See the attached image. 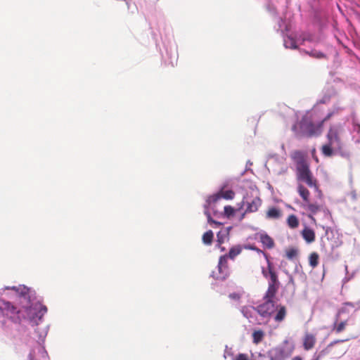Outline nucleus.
<instances>
[{"mask_svg": "<svg viewBox=\"0 0 360 360\" xmlns=\"http://www.w3.org/2000/svg\"><path fill=\"white\" fill-rule=\"evenodd\" d=\"M4 290L14 291L22 309H18L11 302L0 297V319L7 318L15 323L27 320L32 326H38L42 321L47 307L37 298L34 290L24 285L5 286Z\"/></svg>", "mask_w": 360, "mask_h": 360, "instance_id": "f257e3e1", "label": "nucleus"}, {"mask_svg": "<svg viewBox=\"0 0 360 360\" xmlns=\"http://www.w3.org/2000/svg\"><path fill=\"white\" fill-rule=\"evenodd\" d=\"M323 122L314 124L307 115L302 117L300 122L292 127V130L297 136H318L321 134Z\"/></svg>", "mask_w": 360, "mask_h": 360, "instance_id": "f03ea898", "label": "nucleus"}, {"mask_svg": "<svg viewBox=\"0 0 360 360\" xmlns=\"http://www.w3.org/2000/svg\"><path fill=\"white\" fill-rule=\"evenodd\" d=\"M49 328V326H47L41 330H39V328L34 329V337L32 338L36 341V345L34 349L30 352L28 360L45 359L49 357L48 352L42 345L47 335Z\"/></svg>", "mask_w": 360, "mask_h": 360, "instance_id": "7ed1b4c3", "label": "nucleus"}, {"mask_svg": "<svg viewBox=\"0 0 360 360\" xmlns=\"http://www.w3.org/2000/svg\"><path fill=\"white\" fill-rule=\"evenodd\" d=\"M162 49H160L162 57L166 63L174 66L176 64L179 57L176 42L171 35L162 37Z\"/></svg>", "mask_w": 360, "mask_h": 360, "instance_id": "20e7f679", "label": "nucleus"}, {"mask_svg": "<svg viewBox=\"0 0 360 360\" xmlns=\"http://www.w3.org/2000/svg\"><path fill=\"white\" fill-rule=\"evenodd\" d=\"M242 248L240 245H236L230 248L228 255H222L219 257L217 269L218 274L212 272V276L217 279L224 280L229 276V269L228 266V258L233 259L236 256L240 254Z\"/></svg>", "mask_w": 360, "mask_h": 360, "instance_id": "39448f33", "label": "nucleus"}, {"mask_svg": "<svg viewBox=\"0 0 360 360\" xmlns=\"http://www.w3.org/2000/svg\"><path fill=\"white\" fill-rule=\"evenodd\" d=\"M250 192H248L243 198L242 202L238 205L240 208L246 205V209L244 213L242 214L240 220L243 219L245 213H251L257 211L260 207L262 201L259 197V193L256 186H251L250 187Z\"/></svg>", "mask_w": 360, "mask_h": 360, "instance_id": "423d86ee", "label": "nucleus"}, {"mask_svg": "<svg viewBox=\"0 0 360 360\" xmlns=\"http://www.w3.org/2000/svg\"><path fill=\"white\" fill-rule=\"evenodd\" d=\"M297 175L298 181H303L309 187H315L318 189L316 181L312 179V174L307 163L301 160L297 163Z\"/></svg>", "mask_w": 360, "mask_h": 360, "instance_id": "0eeeda50", "label": "nucleus"}, {"mask_svg": "<svg viewBox=\"0 0 360 360\" xmlns=\"http://www.w3.org/2000/svg\"><path fill=\"white\" fill-rule=\"evenodd\" d=\"M328 243H326L323 239L321 240V248L326 253L331 255L332 257H338V253L335 252V249L340 247L342 245V241L339 239L338 237L333 238L332 239H329V237H327Z\"/></svg>", "mask_w": 360, "mask_h": 360, "instance_id": "6e6552de", "label": "nucleus"}, {"mask_svg": "<svg viewBox=\"0 0 360 360\" xmlns=\"http://www.w3.org/2000/svg\"><path fill=\"white\" fill-rule=\"evenodd\" d=\"M276 311V304L273 300H266L257 307V312L263 318L270 317Z\"/></svg>", "mask_w": 360, "mask_h": 360, "instance_id": "1a4fd4ad", "label": "nucleus"}, {"mask_svg": "<svg viewBox=\"0 0 360 360\" xmlns=\"http://www.w3.org/2000/svg\"><path fill=\"white\" fill-rule=\"evenodd\" d=\"M295 203L297 204L299 207L303 208L304 210L309 212L308 217L312 221H316V219L313 216L321 210L320 205L317 204L316 202H311L310 200H309L307 202H302L299 199H296L295 200Z\"/></svg>", "mask_w": 360, "mask_h": 360, "instance_id": "9d476101", "label": "nucleus"}, {"mask_svg": "<svg viewBox=\"0 0 360 360\" xmlns=\"http://www.w3.org/2000/svg\"><path fill=\"white\" fill-rule=\"evenodd\" d=\"M330 2V0H311V8L316 18H321L322 17L323 13L325 12Z\"/></svg>", "mask_w": 360, "mask_h": 360, "instance_id": "9b49d317", "label": "nucleus"}, {"mask_svg": "<svg viewBox=\"0 0 360 360\" xmlns=\"http://www.w3.org/2000/svg\"><path fill=\"white\" fill-rule=\"evenodd\" d=\"M267 269H266L264 267H262V273L264 277L269 278V285H279L278 275L276 272L273 269L272 264L270 261L267 262Z\"/></svg>", "mask_w": 360, "mask_h": 360, "instance_id": "f8f14e48", "label": "nucleus"}, {"mask_svg": "<svg viewBox=\"0 0 360 360\" xmlns=\"http://www.w3.org/2000/svg\"><path fill=\"white\" fill-rule=\"evenodd\" d=\"M340 125L331 126L327 134L328 141L330 143H334L337 146L338 149H340L342 143L339 137Z\"/></svg>", "mask_w": 360, "mask_h": 360, "instance_id": "ddd939ff", "label": "nucleus"}, {"mask_svg": "<svg viewBox=\"0 0 360 360\" xmlns=\"http://www.w3.org/2000/svg\"><path fill=\"white\" fill-rule=\"evenodd\" d=\"M274 352L277 356L275 359L271 357V360H281L288 357L291 352V347H288V341H285V345L276 348Z\"/></svg>", "mask_w": 360, "mask_h": 360, "instance_id": "4468645a", "label": "nucleus"}, {"mask_svg": "<svg viewBox=\"0 0 360 360\" xmlns=\"http://www.w3.org/2000/svg\"><path fill=\"white\" fill-rule=\"evenodd\" d=\"M243 316L249 319L250 322H253L257 312V307L252 306H244L240 309Z\"/></svg>", "mask_w": 360, "mask_h": 360, "instance_id": "2eb2a0df", "label": "nucleus"}, {"mask_svg": "<svg viewBox=\"0 0 360 360\" xmlns=\"http://www.w3.org/2000/svg\"><path fill=\"white\" fill-rule=\"evenodd\" d=\"M343 311V309H339L337 312L335 318V321L333 325V330H335L337 333H340L343 331L347 326V321H341L338 323V320L341 313Z\"/></svg>", "mask_w": 360, "mask_h": 360, "instance_id": "dca6fc26", "label": "nucleus"}, {"mask_svg": "<svg viewBox=\"0 0 360 360\" xmlns=\"http://www.w3.org/2000/svg\"><path fill=\"white\" fill-rule=\"evenodd\" d=\"M259 240L264 245V247L271 249L274 247V240L264 231L258 233Z\"/></svg>", "mask_w": 360, "mask_h": 360, "instance_id": "f3484780", "label": "nucleus"}, {"mask_svg": "<svg viewBox=\"0 0 360 360\" xmlns=\"http://www.w3.org/2000/svg\"><path fill=\"white\" fill-rule=\"evenodd\" d=\"M302 236L307 243H311L315 240V232L307 226L302 230Z\"/></svg>", "mask_w": 360, "mask_h": 360, "instance_id": "a211bd4d", "label": "nucleus"}, {"mask_svg": "<svg viewBox=\"0 0 360 360\" xmlns=\"http://www.w3.org/2000/svg\"><path fill=\"white\" fill-rule=\"evenodd\" d=\"M337 146L334 143H330L328 142V143L323 145L322 146L321 150L322 153L326 157H331L334 154H335L336 152Z\"/></svg>", "mask_w": 360, "mask_h": 360, "instance_id": "6ab92c4d", "label": "nucleus"}, {"mask_svg": "<svg viewBox=\"0 0 360 360\" xmlns=\"http://www.w3.org/2000/svg\"><path fill=\"white\" fill-rule=\"evenodd\" d=\"M315 337L314 335L307 333L305 335L303 340V345L305 349L309 350L311 349L315 344Z\"/></svg>", "mask_w": 360, "mask_h": 360, "instance_id": "aec40b11", "label": "nucleus"}, {"mask_svg": "<svg viewBox=\"0 0 360 360\" xmlns=\"http://www.w3.org/2000/svg\"><path fill=\"white\" fill-rule=\"evenodd\" d=\"M276 313L274 316V320L277 322L282 321L286 315V309L284 306H276Z\"/></svg>", "mask_w": 360, "mask_h": 360, "instance_id": "412c9836", "label": "nucleus"}, {"mask_svg": "<svg viewBox=\"0 0 360 360\" xmlns=\"http://www.w3.org/2000/svg\"><path fill=\"white\" fill-rule=\"evenodd\" d=\"M209 206L210 205L206 203L204 205V214L207 217V222L211 225L214 224L215 227H219L221 226L222 223L212 219L209 210Z\"/></svg>", "mask_w": 360, "mask_h": 360, "instance_id": "4be33fe9", "label": "nucleus"}, {"mask_svg": "<svg viewBox=\"0 0 360 360\" xmlns=\"http://www.w3.org/2000/svg\"><path fill=\"white\" fill-rule=\"evenodd\" d=\"M297 192L300 197L302 198V202H307L309 200V191L303 185L299 184L297 186Z\"/></svg>", "mask_w": 360, "mask_h": 360, "instance_id": "5701e85b", "label": "nucleus"}, {"mask_svg": "<svg viewBox=\"0 0 360 360\" xmlns=\"http://www.w3.org/2000/svg\"><path fill=\"white\" fill-rule=\"evenodd\" d=\"M283 45L286 49H296L297 48V41L291 36L283 37Z\"/></svg>", "mask_w": 360, "mask_h": 360, "instance_id": "b1692460", "label": "nucleus"}, {"mask_svg": "<svg viewBox=\"0 0 360 360\" xmlns=\"http://www.w3.org/2000/svg\"><path fill=\"white\" fill-rule=\"evenodd\" d=\"M278 288V285L269 284L268 289L265 294L264 298H266V300H273V298L274 297Z\"/></svg>", "mask_w": 360, "mask_h": 360, "instance_id": "393cba45", "label": "nucleus"}, {"mask_svg": "<svg viewBox=\"0 0 360 360\" xmlns=\"http://www.w3.org/2000/svg\"><path fill=\"white\" fill-rule=\"evenodd\" d=\"M214 233L212 230H208L202 236V242L205 245H211L213 240Z\"/></svg>", "mask_w": 360, "mask_h": 360, "instance_id": "a878e982", "label": "nucleus"}, {"mask_svg": "<svg viewBox=\"0 0 360 360\" xmlns=\"http://www.w3.org/2000/svg\"><path fill=\"white\" fill-rule=\"evenodd\" d=\"M266 215L268 218L278 219L281 217V212L278 208L273 207L268 210Z\"/></svg>", "mask_w": 360, "mask_h": 360, "instance_id": "bb28decb", "label": "nucleus"}, {"mask_svg": "<svg viewBox=\"0 0 360 360\" xmlns=\"http://www.w3.org/2000/svg\"><path fill=\"white\" fill-rule=\"evenodd\" d=\"M287 221H288V225L291 229H295L299 225V220H298L297 217L294 214L290 215L288 218Z\"/></svg>", "mask_w": 360, "mask_h": 360, "instance_id": "cd10ccee", "label": "nucleus"}, {"mask_svg": "<svg viewBox=\"0 0 360 360\" xmlns=\"http://www.w3.org/2000/svg\"><path fill=\"white\" fill-rule=\"evenodd\" d=\"M217 245L220 247V245L224 243L225 240L229 238V236L226 231L221 230L217 233Z\"/></svg>", "mask_w": 360, "mask_h": 360, "instance_id": "c85d7f7f", "label": "nucleus"}, {"mask_svg": "<svg viewBox=\"0 0 360 360\" xmlns=\"http://www.w3.org/2000/svg\"><path fill=\"white\" fill-rule=\"evenodd\" d=\"M319 256L316 252H312L309 257V265L315 268L319 264Z\"/></svg>", "mask_w": 360, "mask_h": 360, "instance_id": "c756f323", "label": "nucleus"}, {"mask_svg": "<svg viewBox=\"0 0 360 360\" xmlns=\"http://www.w3.org/2000/svg\"><path fill=\"white\" fill-rule=\"evenodd\" d=\"M221 198L226 200H232L234 198L235 193L232 190H226L225 191H221L219 193Z\"/></svg>", "mask_w": 360, "mask_h": 360, "instance_id": "7c9ffc66", "label": "nucleus"}, {"mask_svg": "<svg viewBox=\"0 0 360 360\" xmlns=\"http://www.w3.org/2000/svg\"><path fill=\"white\" fill-rule=\"evenodd\" d=\"M245 248L254 250V251L257 252L259 254H262L264 255V257H265L266 262L269 261V255L266 252H265L263 250H262L259 248H258L257 247H256L255 245H247L245 247Z\"/></svg>", "mask_w": 360, "mask_h": 360, "instance_id": "2f4dec72", "label": "nucleus"}, {"mask_svg": "<svg viewBox=\"0 0 360 360\" xmlns=\"http://www.w3.org/2000/svg\"><path fill=\"white\" fill-rule=\"evenodd\" d=\"M298 253V250L296 248H290L286 251V257L288 259L292 260Z\"/></svg>", "mask_w": 360, "mask_h": 360, "instance_id": "473e14b6", "label": "nucleus"}, {"mask_svg": "<svg viewBox=\"0 0 360 360\" xmlns=\"http://www.w3.org/2000/svg\"><path fill=\"white\" fill-rule=\"evenodd\" d=\"M220 198L221 196L219 193L214 194L208 197V198L206 200L205 203L210 205L212 203L216 202Z\"/></svg>", "mask_w": 360, "mask_h": 360, "instance_id": "72a5a7b5", "label": "nucleus"}, {"mask_svg": "<svg viewBox=\"0 0 360 360\" xmlns=\"http://www.w3.org/2000/svg\"><path fill=\"white\" fill-rule=\"evenodd\" d=\"M309 55L311 56H312L314 58H318V59L326 58L325 53H323V52H321L320 51H317V50H312L309 53Z\"/></svg>", "mask_w": 360, "mask_h": 360, "instance_id": "f704fd0d", "label": "nucleus"}, {"mask_svg": "<svg viewBox=\"0 0 360 360\" xmlns=\"http://www.w3.org/2000/svg\"><path fill=\"white\" fill-rule=\"evenodd\" d=\"M224 214L227 217H230L233 216V214L235 213V210H234L233 207H232L230 205L225 206L224 208Z\"/></svg>", "mask_w": 360, "mask_h": 360, "instance_id": "c9c22d12", "label": "nucleus"}, {"mask_svg": "<svg viewBox=\"0 0 360 360\" xmlns=\"http://www.w3.org/2000/svg\"><path fill=\"white\" fill-rule=\"evenodd\" d=\"M224 356L225 359L231 358V360H233V359H235L233 353V351H232V349L231 348H229L227 346L226 347V349H225V351H224Z\"/></svg>", "mask_w": 360, "mask_h": 360, "instance_id": "e433bc0d", "label": "nucleus"}, {"mask_svg": "<svg viewBox=\"0 0 360 360\" xmlns=\"http://www.w3.org/2000/svg\"><path fill=\"white\" fill-rule=\"evenodd\" d=\"M263 333L262 331H256L253 333V338L255 342H259L262 340Z\"/></svg>", "mask_w": 360, "mask_h": 360, "instance_id": "4c0bfd02", "label": "nucleus"}, {"mask_svg": "<svg viewBox=\"0 0 360 360\" xmlns=\"http://www.w3.org/2000/svg\"><path fill=\"white\" fill-rule=\"evenodd\" d=\"M352 131L356 133H360V124H358L355 120L352 121Z\"/></svg>", "mask_w": 360, "mask_h": 360, "instance_id": "58836bf2", "label": "nucleus"}, {"mask_svg": "<svg viewBox=\"0 0 360 360\" xmlns=\"http://www.w3.org/2000/svg\"><path fill=\"white\" fill-rule=\"evenodd\" d=\"M266 8L267 10L271 13H272L273 15H276V8L274 6V5H272L271 3H269L266 6Z\"/></svg>", "mask_w": 360, "mask_h": 360, "instance_id": "ea45409f", "label": "nucleus"}, {"mask_svg": "<svg viewBox=\"0 0 360 360\" xmlns=\"http://www.w3.org/2000/svg\"><path fill=\"white\" fill-rule=\"evenodd\" d=\"M278 30H282L283 27H285V28H287V25L285 24V22L283 21V20L281 18H278Z\"/></svg>", "mask_w": 360, "mask_h": 360, "instance_id": "a19ab883", "label": "nucleus"}, {"mask_svg": "<svg viewBox=\"0 0 360 360\" xmlns=\"http://www.w3.org/2000/svg\"><path fill=\"white\" fill-rule=\"evenodd\" d=\"M340 148H342V146L340 147ZM339 154L340 155H341L342 157H344V158H347L349 157V153L347 152H343L342 151L341 149H338V148H336V152H335V154Z\"/></svg>", "mask_w": 360, "mask_h": 360, "instance_id": "79ce46f5", "label": "nucleus"}, {"mask_svg": "<svg viewBox=\"0 0 360 360\" xmlns=\"http://www.w3.org/2000/svg\"><path fill=\"white\" fill-rule=\"evenodd\" d=\"M229 297L231 300H238L240 297V295L237 292L230 293Z\"/></svg>", "mask_w": 360, "mask_h": 360, "instance_id": "37998d69", "label": "nucleus"}, {"mask_svg": "<svg viewBox=\"0 0 360 360\" xmlns=\"http://www.w3.org/2000/svg\"><path fill=\"white\" fill-rule=\"evenodd\" d=\"M233 360H248V356L245 354H239L235 359Z\"/></svg>", "mask_w": 360, "mask_h": 360, "instance_id": "c03bdc74", "label": "nucleus"}, {"mask_svg": "<svg viewBox=\"0 0 360 360\" xmlns=\"http://www.w3.org/2000/svg\"><path fill=\"white\" fill-rule=\"evenodd\" d=\"M333 112H329L321 122H323V123L325 121L329 120L333 116Z\"/></svg>", "mask_w": 360, "mask_h": 360, "instance_id": "a18cd8bd", "label": "nucleus"}, {"mask_svg": "<svg viewBox=\"0 0 360 360\" xmlns=\"http://www.w3.org/2000/svg\"><path fill=\"white\" fill-rule=\"evenodd\" d=\"M232 229V226H229V227H226L224 229H222L223 231H226V233H227V236H229V233H230V231Z\"/></svg>", "mask_w": 360, "mask_h": 360, "instance_id": "49530a36", "label": "nucleus"}, {"mask_svg": "<svg viewBox=\"0 0 360 360\" xmlns=\"http://www.w3.org/2000/svg\"><path fill=\"white\" fill-rule=\"evenodd\" d=\"M323 229H325V233L326 235L328 236V233H329V231H330V233H333V231H331V229L330 227H326L325 228L324 226L323 227Z\"/></svg>", "mask_w": 360, "mask_h": 360, "instance_id": "de8ad7c7", "label": "nucleus"}, {"mask_svg": "<svg viewBox=\"0 0 360 360\" xmlns=\"http://www.w3.org/2000/svg\"><path fill=\"white\" fill-rule=\"evenodd\" d=\"M292 360H302V358L299 356H295L292 359Z\"/></svg>", "mask_w": 360, "mask_h": 360, "instance_id": "09e8293b", "label": "nucleus"}, {"mask_svg": "<svg viewBox=\"0 0 360 360\" xmlns=\"http://www.w3.org/2000/svg\"><path fill=\"white\" fill-rule=\"evenodd\" d=\"M349 280V278L348 277L345 276V277L343 278L342 281H343L344 283H346V282H347Z\"/></svg>", "mask_w": 360, "mask_h": 360, "instance_id": "8fccbe9b", "label": "nucleus"}, {"mask_svg": "<svg viewBox=\"0 0 360 360\" xmlns=\"http://www.w3.org/2000/svg\"><path fill=\"white\" fill-rule=\"evenodd\" d=\"M289 282L293 283V278H292V277L291 276H290Z\"/></svg>", "mask_w": 360, "mask_h": 360, "instance_id": "3c124183", "label": "nucleus"}, {"mask_svg": "<svg viewBox=\"0 0 360 360\" xmlns=\"http://www.w3.org/2000/svg\"><path fill=\"white\" fill-rule=\"evenodd\" d=\"M247 165H252V162L250 160H248L247 162Z\"/></svg>", "mask_w": 360, "mask_h": 360, "instance_id": "603ef678", "label": "nucleus"}, {"mask_svg": "<svg viewBox=\"0 0 360 360\" xmlns=\"http://www.w3.org/2000/svg\"><path fill=\"white\" fill-rule=\"evenodd\" d=\"M281 149H282L283 150H285V146H284V144H282V146H281Z\"/></svg>", "mask_w": 360, "mask_h": 360, "instance_id": "864d4df0", "label": "nucleus"}, {"mask_svg": "<svg viewBox=\"0 0 360 360\" xmlns=\"http://www.w3.org/2000/svg\"><path fill=\"white\" fill-rule=\"evenodd\" d=\"M124 1L127 3V4H128V0H124ZM134 3H136L137 1V0H134Z\"/></svg>", "mask_w": 360, "mask_h": 360, "instance_id": "5fc2aeb1", "label": "nucleus"}, {"mask_svg": "<svg viewBox=\"0 0 360 360\" xmlns=\"http://www.w3.org/2000/svg\"><path fill=\"white\" fill-rule=\"evenodd\" d=\"M287 207H288L289 209L294 210V208H293L291 205H288Z\"/></svg>", "mask_w": 360, "mask_h": 360, "instance_id": "6e6d98bb", "label": "nucleus"}, {"mask_svg": "<svg viewBox=\"0 0 360 360\" xmlns=\"http://www.w3.org/2000/svg\"><path fill=\"white\" fill-rule=\"evenodd\" d=\"M352 197H353V198H356V194H355V193H353V194H352Z\"/></svg>", "mask_w": 360, "mask_h": 360, "instance_id": "4d7b16f0", "label": "nucleus"}, {"mask_svg": "<svg viewBox=\"0 0 360 360\" xmlns=\"http://www.w3.org/2000/svg\"><path fill=\"white\" fill-rule=\"evenodd\" d=\"M345 270L347 271V266H345Z\"/></svg>", "mask_w": 360, "mask_h": 360, "instance_id": "13d9d810", "label": "nucleus"}]
</instances>
